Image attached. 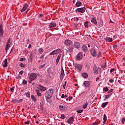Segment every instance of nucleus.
<instances>
[{
  "label": "nucleus",
  "mask_w": 125,
  "mask_h": 125,
  "mask_svg": "<svg viewBox=\"0 0 125 125\" xmlns=\"http://www.w3.org/2000/svg\"><path fill=\"white\" fill-rule=\"evenodd\" d=\"M28 83H32V82L33 81H36L37 79H38V74L36 73H32L28 75Z\"/></svg>",
  "instance_id": "nucleus-1"
},
{
  "label": "nucleus",
  "mask_w": 125,
  "mask_h": 125,
  "mask_svg": "<svg viewBox=\"0 0 125 125\" xmlns=\"http://www.w3.org/2000/svg\"><path fill=\"white\" fill-rule=\"evenodd\" d=\"M53 94V89L50 88L45 93V97L46 100L50 99L52 97Z\"/></svg>",
  "instance_id": "nucleus-2"
},
{
  "label": "nucleus",
  "mask_w": 125,
  "mask_h": 125,
  "mask_svg": "<svg viewBox=\"0 0 125 125\" xmlns=\"http://www.w3.org/2000/svg\"><path fill=\"white\" fill-rule=\"evenodd\" d=\"M74 67H75L76 70H77L78 71L80 72V71H82V68H83V65H82L81 64H80L75 63V64H74Z\"/></svg>",
  "instance_id": "nucleus-3"
},
{
  "label": "nucleus",
  "mask_w": 125,
  "mask_h": 125,
  "mask_svg": "<svg viewBox=\"0 0 125 125\" xmlns=\"http://www.w3.org/2000/svg\"><path fill=\"white\" fill-rule=\"evenodd\" d=\"M86 10V9L85 8V7H83L81 8H77L76 11H77V12H79L80 13H84V12H85Z\"/></svg>",
  "instance_id": "nucleus-4"
},
{
  "label": "nucleus",
  "mask_w": 125,
  "mask_h": 125,
  "mask_svg": "<svg viewBox=\"0 0 125 125\" xmlns=\"http://www.w3.org/2000/svg\"><path fill=\"white\" fill-rule=\"evenodd\" d=\"M11 42V40L10 38H9L7 42L6 45V47H5V50L7 52V50L9 49V47H10V44Z\"/></svg>",
  "instance_id": "nucleus-5"
},
{
  "label": "nucleus",
  "mask_w": 125,
  "mask_h": 125,
  "mask_svg": "<svg viewBox=\"0 0 125 125\" xmlns=\"http://www.w3.org/2000/svg\"><path fill=\"white\" fill-rule=\"evenodd\" d=\"M60 52V49H58L53 51L52 52L50 53L49 55H55V54H58Z\"/></svg>",
  "instance_id": "nucleus-6"
},
{
  "label": "nucleus",
  "mask_w": 125,
  "mask_h": 125,
  "mask_svg": "<svg viewBox=\"0 0 125 125\" xmlns=\"http://www.w3.org/2000/svg\"><path fill=\"white\" fill-rule=\"evenodd\" d=\"M64 77H65V73L64 72V69H63V67H62L61 72V80H63Z\"/></svg>",
  "instance_id": "nucleus-7"
},
{
  "label": "nucleus",
  "mask_w": 125,
  "mask_h": 125,
  "mask_svg": "<svg viewBox=\"0 0 125 125\" xmlns=\"http://www.w3.org/2000/svg\"><path fill=\"white\" fill-rule=\"evenodd\" d=\"M64 44L66 46H70L72 44V41L69 40H65L64 42Z\"/></svg>",
  "instance_id": "nucleus-8"
},
{
  "label": "nucleus",
  "mask_w": 125,
  "mask_h": 125,
  "mask_svg": "<svg viewBox=\"0 0 125 125\" xmlns=\"http://www.w3.org/2000/svg\"><path fill=\"white\" fill-rule=\"evenodd\" d=\"M90 53L92 56L94 57H96L97 55L96 51H95V49L92 48L90 50Z\"/></svg>",
  "instance_id": "nucleus-9"
},
{
  "label": "nucleus",
  "mask_w": 125,
  "mask_h": 125,
  "mask_svg": "<svg viewBox=\"0 0 125 125\" xmlns=\"http://www.w3.org/2000/svg\"><path fill=\"white\" fill-rule=\"evenodd\" d=\"M83 53L80 52L76 57L77 60H81V59H83Z\"/></svg>",
  "instance_id": "nucleus-10"
},
{
  "label": "nucleus",
  "mask_w": 125,
  "mask_h": 125,
  "mask_svg": "<svg viewBox=\"0 0 125 125\" xmlns=\"http://www.w3.org/2000/svg\"><path fill=\"white\" fill-rule=\"evenodd\" d=\"M56 26H57L56 23L52 21L51 23H50L48 28H55Z\"/></svg>",
  "instance_id": "nucleus-11"
},
{
  "label": "nucleus",
  "mask_w": 125,
  "mask_h": 125,
  "mask_svg": "<svg viewBox=\"0 0 125 125\" xmlns=\"http://www.w3.org/2000/svg\"><path fill=\"white\" fill-rule=\"evenodd\" d=\"M74 120H75V118H74V117L72 116V117H70L67 120L68 124H73V123H74Z\"/></svg>",
  "instance_id": "nucleus-12"
},
{
  "label": "nucleus",
  "mask_w": 125,
  "mask_h": 125,
  "mask_svg": "<svg viewBox=\"0 0 125 125\" xmlns=\"http://www.w3.org/2000/svg\"><path fill=\"white\" fill-rule=\"evenodd\" d=\"M3 27L2 26V24L0 25V36H3Z\"/></svg>",
  "instance_id": "nucleus-13"
},
{
  "label": "nucleus",
  "mask_w": 125,
  "mask_h": 125,
  "mask_svg": "<svg viewBox=\"0 0 125 125\" xmlns=\"http://www.w3.org/2000/svg\"><path fill=\"white\" fill-rule=\"evenodd\" d=\"M83 84L85 86V87H88V86H89V85H90V82H89L88 81H85L83 83Z\"/></svg>",
  "instance_id": "nucleus-14"
},
{
  "label": "nucleus",
  "mask_w": 125,
  "mask_h": 125,
  "mask_svg": "<svg viewBox=\"0 0 125 125\" xmlns=\"http://www.w3.org/2000/svg\"><path fill=\"white\" fill-rule=\"evenodd\" d=\"M38 86L40 90H42V91H45V90H46V88L45 87L42 86V85H39Z\"/></svg>",
  "instance_id": "nucleus-15"
},
{
  "label": "nucleus",
  "mask_w": 125,
  "mask_h": 125,
  "mask_svg": "<svg viewBox=\"0 0 125 125\" xmlns=\"http://www.w3.org/2000/svg\"><path fill=\"white\" fill-rule=\"evenodd\" d=\"M91 22L93 23L94 25H97V21L96 20V18H93L92 19Z\"/></svg>",
  "instance_id": "nucleus-16"
},
{
  "label": "nucleus",
  "mask_w": 125,
  "mask_h": 125,
  "mask_svg": "<svg viewBox=\"0 0 125 125\" xmlns=\"http://www.w3.org/2000/svg\"><path fill=\"white\" fill-rule=\"evenodd\" d=\"M81 45L79 42H74V47L75 48H80Z\"/></svg>",
  "instance_id": "nucleus-17"
},
{
  "label": "nucleus",
  "mask_w": 125,
  "mask_h": 125,
  "mask_svg": "<svg viewBox=\"0 0 125 125\" xmlns=\"http://www.w3.org/2000/svg\"><path fill=\"white\" fill-rule=\"evenodd\" d=\"M27 8H28V4L25 3L23 6L22 9L21 10V12H24V11H25V10H26V9H27Z\"/></svg>",
  "instance_id": "nucleus-18"
},
{
  "label": "nucleus",
  "mask_w": 125,
  "mask_h": 125,
  "mask_svg": "<svg viewBox=\"0 0 125 125\" xmlns=\"http://www.w3.org/2000/svg\"><path fill=\"white\" fill-rule=\"evenodd\" d=\"M60 58H61V54H59L57 59H56V65H57L58 63H59V60H60Z\"/></svg>",
  "instance_id": "nucleus-19"
},
{
  "label": "nucleus",
  "mask_w": 125,
  "mask_h": 125,
  "mask_svg": "<svg viewBox=\"0 0 125 125\" xmlns=\"http://www.w3.org/2000/svg\"><path fill=\"white\" fill-rule=\"evenodd\" d=\"M104 40L105 42H112V41H113V39L109 37L105 38H104Z\"/></svg>",
  "instance_id": "nucleus-20"
},
{
  "label": "nucleus",
  "mask_w": 125,
  "mask_h": 125,
  "mask_svg": "<svg viewBox=\"0 0 125 125\" xmlns=\"http://www.w3.org/2000/svg\"><path fill=\"white\" fill-rule=\"evenodd\" d=\"M82 50L84 52H86L87 51V47L85 45H83L82 47Z\"/></svg>",
  "instance_id": "nucleus-21"
},
{
  "label": "nucleus",
  "mask_w": 125,
  "mask_h": 125,
  "mask_svg": "<svg viewBox=\"0 0 125 125\" xmlns=\"http://www.w3.org/2000/svg\"><path fill=\"white\" fill-rule=\"evenodd\" d=\"M93 70H94V73L95 74V75H97L98 74V68H97L96 66H95L93 68Z\"/></svg>",
  "instance_id": "nucleus-22"
},
{
  "label": "nucleus",
  "mask_w": 125,
  "mask_h": 125,
  "mask_svg": "<svg viewBox=\"0 0 125 125\" xmlns=\"http://www.w3.org/2000/svg\"><path fill=\"white\" fill-rule=\"evenodd\" d=\"M3 66L4 68L7 67V59H5L3 62Z\"/></svg>",
  "instance_id": "nucleus-23"
},
{
  "label": "nucleus",
  "mask_w": 125,
  "mask_h": 125,
  "mask_svg": "<svg viewBox=\"0 0 125 125\" xmlns=\"http://www.w3.org/2000/svg\"><path fill=\"white\" fill-rule=\"evenodd\" d=\"M82 2L80 1H77L75 4V6L76 7H79V6H81L82 5Z\"/></svg>",
  "instance_id": "nucleus-24"
},
{
  "label": "nucleus",
  "mask_w": 125,
  "mask_h": 125,
  "mask_svg": "<svg viewBox=\"0 0 125 125\" xmlns=\"http://www.w3.org/2000/svg\"><path fill=\"white\" fill-rule=\"evenodd\" d=\"M31 99H32L34 102H37V99L36 98V97L34 96V95H31Z\"/></svg>",
  "instance_id": "nucleus-25"
},
{
  "label": "nucleus",
  "mask_w": 125,
  "mask_h": 125,
  "mask_svg": "<svg viewBox=\"0 0 125 125\" xmlns=\"http://www.w3.org/2000/svg\"><path fill=\"white\" fill-rule=\"evenodd\" d=\"M36 92L37 93V96H40V97H41L42 93H40V90L37 89L36 90Z\"/></svg>",
  "instance_id": "nucleus-26"
},
{
  "label": "nucleus",
  "mask_w": 125,
  "mask_h": 125,
  "mask_svg": "<svg viewBox=\"0 0 125 125\" xmlns=\"http://www.w3.org/2000/svg\"><path fill=\"white\" fill-rule=\"evenodd\" d=\"M38 51L40 54H42V53L43 52L44 50L43 49H42V48H40L38 49Z\"/></svg>",
  "instance_id": "nucleus-27"
},
{
  "label": "nucleus",
  "mask_w": 125,
  "mask_h": 125,
  "mask_svg": "<svg viewBox=\"0 0 125 125\" xmlns=\"http://www.w3.org/2000/svg\"><path fill=\"white\" fill-rule=\"evenodd\" d=\"M88 105V103L87 102H85V103L83 104V109H86L87 108Z\"/></svg>",
  "instance_id": "nucleus-28"
},
{
  "label": "nucleus",
  "mask_w": 125,
  "mask_h": 125,
  "mask_svg": "<svg viewBox=\"0 0 125 125\" xmlns=\"http://www.w3.org/2000/svg\"><path fill=\"white\" fill-rule=\"evenodd\" d=\"M108 105V102H105V103H103L102 104V107L103 108H105V107H106V105Z\"/></svg>",
  "instance_id": "nucleus-29"
},
{
  "label": "nucleus",
  "mask_w": 125,
  "mask_h": 125,
  "mask_svg": "<svg viewBox=\"0 0 125 125\" xmlns=\"http://www.w3.org/2000/svg\"><path fill=\"white\" fill-rule=\"evenodd\" d=\"M82 77H83V78H84V79H86V78H87L88 75L87 74V73H83L82 74Z\"/></svg>",
  "instance_id": "nucleus-30"
},
{
  "label": "nucleus",
  "mask_w": 125,
  "mask_h": 125,
  "mask_svg": "<svg viewBox=\"0 0 125 125\" xmlns=\"http://www.w3.org/2000/svg\"><path fill=\"white\" fill-rule=\"evenodd\" d=\"M74 49V47L71 46L69 47V48H68V50L69 51V52H72L73 51Z\"/></svg>",
  "instance_id": "nucleus-31"
},
{
  "label": "nucleus",
  "mask_w": 125,
  "mask_h": 125,
  "mask_svg": "<svg viewBox=\"0 0 125 125\" xmlns=\"http://www.w3.org/2000/svg\"><path fill=\"white\" fill-rule=\"evenodd\" d=\"M111 95H112V94L105 95V97L104 98V99H108V98H109L110 97H111Z\"/></svg>",
  "instance_id": "nucleus-32"
},
{
  "label": "nucleus",
  "mask_w": 125,
  "mask_h": 125,
  "mask_svg": "<svg viewBox=\"0 0 125 125\" xmlns=\"http://www.w3.org/2000/svg\"><path fill=\"white\" fill-rule=\"evenodd\" d=\"M26 97H27V98H30V93L29 92H26L25 93Z\"/></svg>",
  "instance_id": "nucleus-33"
},
{
  "label": "nucleus",
  "mask_w": 125,
  "mask_h": 125,
  "mask_svg": "<svg viewBox=\"0 0 125 125\" xmlns=\"http://www.w3.org/2000/svg\"><path fill=\"white\" fill-rule=\"evenodd\" d=\"M84 27H85V28H87L88 26V21H86L84 22Z\"/></svg>",
  "instance_id": "nucleus-34"
},
{
  "label": "nucleus",
  "mask_w": 125,
  "mask_h": 125,
  "mask_svg": "<svg viewBox=\"0 0 125 125\" xmlns=\"http://www.w3.org/2000/svg\"><path fill=\"white\" fill-rule=\"evenodd\" d=\"M59 108L60 110H63L64 109V108H65V106H64L63 105H60Z\"/></svg>",
  "instance_id": "nucleus-35"
},
{
  "label": "nucleus",
  "mask_w": 125,
  "mask_h": 125,
  "mask_svg": "<svg viewBox=\"0 0 125 125\" xmlns=\"http://www.w3.org/2000/svg\"><path fill=\"white\" fill-rule=\"evenodd\" d=\"M61 119L62 120H64V119H65V118H66V116L64 114H61Z\"/></svg>",
  "instance_id": "nucleus-36"
},
{
  "label": "nucleus",
  "mask_w": 125,
  "mask_h": 125,
  "mask_svg": "<svg viewBox=\"0 0 125 125\" xmlns=\"http://www.w3.org/2000/svg\"><path fill=\"white\" fill-rule=\"evenodd\" d=\"M104 121H107V116H106V114L104 115V118H103Z\"/></svg>",
  "instance_id": "nucleus-37"
},
{
  "label": "nucleus",
  "mask_w": 125,
  "mask_h": 125,
  "mask_svg": "<svg viewBox=\"0 0 125 125\" xmlns=\"http://www.w3.org/2000/svg\"><path fill=\"white\" fill-rule=\"evenodd\" d=\"M20 67H21L22 68H24V67H25V66H26V65H25V64H24L23 63H20Z\"/></svg>",
  "instance_id": "nucleus-38"
},
{
  "label": "nucleus",
  "mask_w": 125,
  "mask_h": 125,
  "mask_svg": "<svg viewBox=\"0 0 125 125\" xmlns=\"http://www.w3.org/2000/svg\"><path fill=\"white\" fill-rule=\"evenodd\" d=\"M100 125V121L99 122H96V123H93L92 125Z\"/></svg>",
  "instance_id": "nucleus-39"
},
{
  "label": "nucleus",
  "mask_w": 125,
  "mask_h": 125,
  "mask_svg": "<svg viewBox=\"0 0 125 125\" xmlns=\"http://www.w3.org/2000/svg\"><path fill=\"white\" fill-rule=\"evenodd\" d=\"M121 122H122V124L123 125H124L125 124V117L122 118Z\"/></svg>",
  "instance_id": "nucleus-40"
},
{
  "label": "nucleus",
  "mask_w": 125,
  "mask_h": 125,
  "mask_svg": "<svg viewBox=\"0 0 125 125\" xmlns=\"http://www.w3.org/2000/svg\"><path fill=\"white\" fill-rule=\"evenodd\" d=\"M45 66V64H43V65H40L39 66V69H42V68H44Z\"/></svg>",
  "instance_id": "nucleus-41"
},
{
  "label": "nucleus",
  "mask_w": 125,
  "mask_h": 125,
  "mask_svg": "<svg viewBox=\"0 0 125 125\" xmlns=\"http://www.w3.org/2000/svg\"><path fill=\"white\" fill-rule=\"evenodd\" d=\"M83 109H82L81 110H77V112L79 113V114L81 113H83Z\"/></svg>",
  "instance_id": "nucleus-42"
},
{
  "label": "nucleus",
  "mask_w": 125,
  "mask_h": 125,
  "mask_svg": "<svg viewBox=\"0 0 125 125\" xmlns=\"http://www.w3.org/2000/svg\"><path fill=\"white\" fill-rule=\"evenodd\" d=\"M12 101L13 103H15V104L18 103L17 100H12Z\"/></svg>",
  "instance_id": "nucleus-43"
},
{
  "label": "nucleus",
  "mask_w": 125,
  "mask_h": 125,
  "mask_svg": "<svg viewBox=\"0 0 125 125\" xmlns=\"http://www.w3.org/2000/svg\"><path fill=\"white\" fill-rule=\"evenodd\" d=\"M23 102V99H21L19 101L18 100V103H22Z\"/></svg>",
  "instance_id": "nucleus-44"
},
{
  "label": "nucleus",
  "mask_w": 125,
  "mask_h": 125,
  "mask_svg": "<svg viewBox=\"0 0 125 125\" xmlns=\"http://www.w3.org/2000/svg\"><path fill=\"white\" fill-rule=\"evenodd\" d=\"M26 60V59L25 58H21L20 59V61H25Z\"/></svg>",
  "instance_id": "nucleus-45"
},
{
  "label": "nucleus",
  "mask_w": 125,
  "mask_h": 125,
  "mask_svg": "<svg viewBox=\"0 0 125 125\" xmlns=\"http://www.w3.org/2000/svg\"><path fill=\"white\" fill-rule=\"evenodd\" d=\"M22 83H23L24 84H27V81L26 80H23L22 81Z\"/></svg>",
  "instance_id": "nucleus-46"
},
{
  "label": "nucleus",
  "mask_w": 125,
  "mask_h": 125,
  "mask_svg": "<svg viewBox=\"0 0 125 125\" xmlns=\"http://www.w3.org/2000/svg\"><path fill=\"white\" fill-rule=\"evenodd\" d=\"M42 17H43V15L42 14H40L39 15V18H42Z\"/></svg>",
  "instance_id": "nucleus-47"
},
{
  "label": "nucleus",
  "mask_w": 125,
  "mask_h": 125,
  "mask_svg": "<svg viewBox=\"0 0 125 125\" xmlns=\"http://www.w3.org/2000/svg\"><path fill=\"white\" fill-rule=\"evenodd\" d=\"M109 83H114V80L113 79H110L109 80Z\"/></svg>",
  "instance_id": "nucleus-48"
},
{
  "label": "nucleus",
  "mask_w": 125,
  "mask_h": 125,
  "mask_svg": "<svg viewBox=\"0 0 125 125\" xmlns=\"http://www.w3.org/2000/svg\"><path fill=\"white\" fill-rule=\"evenodd\" d=\"M23 73H24V71H23V70H21V71L19 72V74H20V75H23Z\"/></svg>",
  "instance_id": "nucleus-49"
},
{
  "label": "nucleus",
  "mask_w": 125,
  "mask_h": 125,
  "mask_svg": "<svg viewBox=\"0 0 125 125\" xmlns=\"http://www.w3.org/2000/svg\"><path fill=\"white\" fill-rule=\"evenodd\" d=\"M10 90L12 92H13V91H14V87H12L10 88Z\"/></svg>",
  "instance_id": "nucleus-50"
},
{
  "label": "nucleus",
  "mask_w": 125,
  "mask_h": 125,
  "mask_svg": "<svg viewBox=\"0 0 125 125\" xmlns=\"http://www.w3.org/2000/svg\"><path fill=\"white\" fill-rule=\"evenodd\" d=\"M114 71H115V68H112L110 70V73H113V72H114Z\"/></svg>",
  "instance_id": "nucleus-51"
},
{
  "label": "nucleus",
  "mask_w": 125,
  "mask_h": 125,
  "mask_svg": "<svg viewBox=\"0 0 125 125\" xmlns=\"http://www.w3.org/2000/svg\"><path fill=\"white\" fill-rule=\"evenodd\" d=\"M25 125H29V121L24 122Z\"/></svg>",
  "instance_id": "nucleus-52"
},
{
  "label": "nucleus",
  "mask_w": 125,
  "mask_h": 125,
  "mask_svg": "<svg viewBox=\"0 0 125 125\" xmlns=\"http://www.w3.org/2000/svg\"><path fill=\"white\" fill-rule=\"evenodd\" d=\"M108 90H109V89L107 87L104 88V91H105L106 92L108 91Z\"/></svg>",
  "instance_id": "nucleus-53"
},
{
  "label": "nucleus",
  "mask_w": 125,
  "mask_h": 125,
  "mask_svg": "<svg viewBox=\"0 0 125 125\" xmlns=\"http://www.w3.org/2000/svg\"><path fill=\"white\" fill-rule=\"evenodd\" d=\"M65 98L64 95V94H62V95L61 98Z\"/></svg>",
  "instance_id": "nucleus-54"
},
{
  "label": "nucleus",
  "mask_w": 125,
  "mask_h": 125,
  "mask_svg": "<svg viewBox=\"0 0 125 125\" xmlns=\"http://www.w3.org/2000/svg\"><path fill=\"white\" fill-rule=\"evenodd\" d=\"M117 44H116V45H113V48H117Z\"/></svg>",
  "instance_id": "nucleus-55"
},
{
  "label": "nucleus",
  "mask_w": 125,
  "mask_h": 125,
  "mask_svg": "<svg viewBox=\"0 0 125 125\" xmlns=\"http://www.w3.org/2000/svg\"><path fill=\"white\" fill-rule=\"evenodd\" d=\"M106 121L105 120H104V122H103V124L102 125H105V124H106Z\"/></svg>",
  "instance_id": "nucleus-56"
},
{
  "label": "nucleus",
  "mask_w": 125,
  "mask_h": 125,
  "mask_svg": "<svg viewBox=\"0 0 125 125\" xmlns=\"http://www.w3.org/2000/svg\"><path fill=\"white\" fill-rule=\"evenodd\" d=\"M62 87H63V88L64 89H65V88H66V85L63 84Z\"/></svg>",
  "instance_id": "nucleus-57"
},
{
  "label": "nucleus",
  "mask_w": 125,
  "mask_h": 125,
  "mask_svg": "<svg viewBox=\"0 0 125 125\" xmlns=\"http://www.w3.org/2000/svg\"><path fill=\"white\" fill-rule=\"evenodd\" d=\"M108 92H113V89H110Z\"/></svg>",
  "instance_id": "nucleus-58"
},
{
  "label": "nucleus",
  "mask_w": 125,
  "mask_h": 125,
  "mask_svg": "<svg viewBox=\"0 0 125 125\" xmlns=\"http://www.w3.org/2000/svg\"><path fill=\"white\" fill-rule=\"evenodd\" d=\"M76 21L77 22H78V21H79V18H76V19H75Z\"/></svg>",
  "instance_id": "nucleus-59"
},
{
  "label": "nucleus",
  "mask_w": 125,
  "mask_h": 125,
  "mask_svg": "<svg viewBox=\"0 0 125 125\" xmlns=\"http://www.w3.org/2000/svg\"><path fill=\"white\" fill-rule=\"evenodd\" d=\"M71 99H72V97H69V101H71Z\"/></svg>",
  "instance_id": "nucleus-60"
},
{
  "label": "nucleus",
  "mask_w": 125,
  "mask_h": 125,
  "mask_svg": "<svg viewBox=\"0 0 125 125\" xmlns=\"http://www.w3.org/2000/svg\"><path fill=\"white\" fill-rule=\"evenodd\" d=\"M31 47H32V45L29 44L28 46V48H31Z\"/></svg>",
  "instance_id": "nucleus-61"
},
{
  "label": "nucleus",
  "mask_w": 125,
  "mask_h": 125,
  "mask_svg": "<svg viewBox=\"0 0 125 125\" xmlns=\"http://www.w3.org/2000/svg\"><path fill=\"white\" fill-rule=\"evenodd\" d=\"M18 79H21V76L20 75L18 76Z\"/></svg>",
  "instance_id": "nucleus-62"
},
{
  "label": "nucleus",
  "mask_w": 125,
  "mask_h": 125,
  "mask_svg": "<svg viewBox=\"0 0 125 125\" xmlns=\"http://www.w3.org/2000/svg\"><path fill=\"white\" fill-rule=\"evenodd\" d=\"M99 80V78H97L96 79V82H97V81H98Z\"/></svg>",
  "instance_id": "nucleus-63"
},
{
  "label": "nucleus",
  "mask_w": 125,
  "mask_h": 125,
  "mask_svg": "<svg viewBox=\"0 0 125 125\" xmlns=\"http://www.w3.org/2000/svg\"><path fill=\"white\" fill-rule=\"evenodd\" d=\"M123 64V66H125V62H124Z\"/></svg>",
  "instance_id": "nucleus-64"
}]
</instances>
